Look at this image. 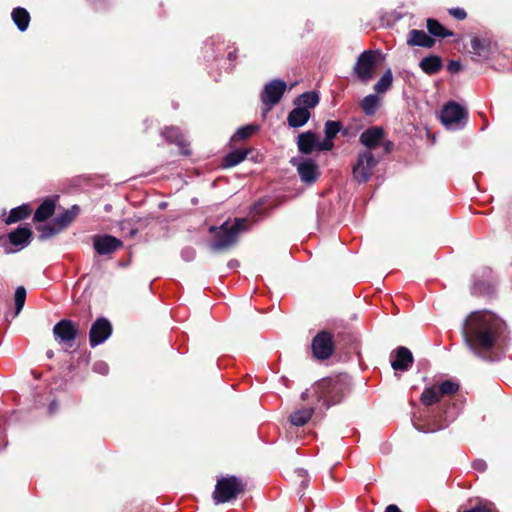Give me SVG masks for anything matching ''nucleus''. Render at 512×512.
Segmentation results:
<instances>
[{
  "mask_svg": "<svg viewBox=\"0 0 512 512\" xmlns=\"http://www.w3.org/2000/svg\"><path fill=\"white\" fill-rule=\"evenodd\" d=\"M427 29L431 35L436 37L444 38L452 35V32L446 30L442 24L434 19L427 20Z\"/></svg>",
  "mask_w": 512,
  "mask_h": 512,
  "instance_id": "c756f323",
  "label": "nucleus"
},
{
  "mask_svg": "<svg viewBox=\"0 0 512 512\" xmlns=\"http://www.w3.org/2000/svg\"><path fill=\"white\" fill-rule=\"evenodd\" d=\"M440 394L436 386H432L429 388H426L421 395V402L426 405L430 406L435 403H437L440 400Z\"/></svg>",
  "mask_w": 512,
  "mask_h": 512,
  "instance_id": "2f4dec72",
  "label": "nucleus"
},
{
  "mask_svg": "<svg viewBox=\"0 0 512 512\" xmlns=\"http://www.w3.org/2000/svg\"><path fill=\"white\" fill-rule=\"evenodd\" d=\"M293 166L297 168V172L302 182L306 184L314 183L319 175V168L317 163L312 159L297 160L293 158L291 160Z\"/></svg>",
  "mask_w": 512,
  "mask_h": 512,
  "instance_id": "9d476101",
  "label": "nucleus"
},
{
  "mask_svg": "<svg viewBox=\"0 0 512 512\" xmlns=\"http://www.w3.org/2000/svg\"><path fill=\"white\" fill-rule=\"evenodd\" d=\"M393 143L391 141H386L383 143V148L385 153H390L393 149Z\"/></svg>",
  "mask_w": 512,
  "mask_h": 512,
  "instance_id": "a18cd8bd",
  "label": "nucleus"
},
{
  "mask_svg": "<svg viewBox=\"0 0 512 512\" xmlns=\"http://www.w3.org/2000/svg\"><path fill=\"white\" fill-rule=\"evenodd\" d=\"M321 141H318L315 133L308 131L298 136V149L304 154H310L313 150L319 151Z\"/></svg>",
  "mask_w": 512,
  "mask_h": 512,
  "instance_id": "dca6fc26",
  "label": "nucleus"
},
{
  "mask_svg": "<svg viewBox=\"0 0 512 512\" xmlns=\"http://www.w3.org/2000/svg\"><path fill=\"white\" fill-rule=\"evenodd\" d=\"M448 69L451 72H458L461 69V65L459 62L452 61V62H450Z\"/></svg>",
  "mask_w": 512,
  "mask_h": 512,
  "instance_id": "37998d69",
  "label": "nucleus"
},
{
  "mask_svg": "<svg viewBox=\"0 0 512 512\" xmlns=\"http://www.w3.org/2000/svg\"><path fill=\"white\" fill-rule=\"evenodd\" d=\"M382 59L378 50H365L362 52L353 67L354 75L362 82L368 83L375 76V71Z\"/></svg>",
  "mask_w": 512,
  "mask_h": 512,
  "instance_id": "20e7f679",
  "label": "nucleus"
},
{
  "mask_svg": "<svg viewBox=\"0 0 512 512\" xmlns=\"http://www.w3.org/2000/svg\"><path fill=\"white\" fill-rule=\"evenodd\" d=\"M26 299V290L24 287H18L15 291L14 300H15V308L16 314H19L22 310Z\"/></svg>",
  "mask_w": 512,
  "mask_h": 512,
  "instance_id": "c9c22d12",
  "label": "nucleus"
},
{
  "mask_svg": "<svg viewBox=\"0 0 512 512\" xmlns=\"http://www.w3.org/2000/svg\"><path fill=\"white\" fill-rule=\"evenodd\" d=\"M38 230L41 232V235H40L41 239H47L61 231V229H59V226H56L54 223H53V225L47 224V225L40 226V227H38Z\"/></svg>",
  "mask_w": 512,
  "mask_h": 512,
  "instance_id": "e433bc0d",
  "label": "nucleus"
},
{
  "mask_svg": "<svg viewBox=\"0 0 512 512\" xmlns=\"http://www.w3.org/2000/svg\"><path fill=\"white\" fill-rule=\"evenodd\" d=\"M473 53L481 58H487L489 54V42L486 39L474 36L471 39Z\"/></svg>",
  "mask_w": 512,
  "mask_h": 512,
  "instance_id": "a878e982",
  "label": "nucleus"
},
{
  "mask_svg": "<svg viewBox=\"0 0 512 512\" xmlns=\"http://www.w3.org/2000/svg\"><path fill=\"white\" fill-rule=\"evenodd\" d=\"M340 129L341 123L339 121H327L325 123V139L321 141L319 151H330L333 148V139Z\"/></svg>",
  "mask_w": 512,
  "mask_h": 512,
  "instance_id": "f3484780",
  "label": "nucleus"
},
{
  "mask_svg": "<svg viewBox=\"0 0 512 512\" xmlns=\"http://www.w3.org/2000/svg\"><path fill=\"white\" fill-rule=\"evenodd\" d=\"M70 210H73V212H77V214L79 213V207L74 205Z\"/></svg>",
  "mask_w": 512,
  "mask_h": 512,
  "instance_id": "8fccbe9b",
  "label": "nucleus"
},
{
  "mask_svg": "<svg viewBox=\"0 0 512 512\" xmlns=\"http://www.w3.org/2000/svg\"><path fill=\"white\" fill-rule=\"evenodd\" d=\"M385 512H402L397 505L390 504L386 507Z\"/></svg>",
  "mask_w": 512,
  "mask_h": 512,
  "instance_id": "49530a36",
  "label": "nucleus"
},
{
  "mask_svg": "<svg viewBox=\"0 0 512 512\" xmlns=\"http://www.w3.org/2000/svg\"><path fill=\"white\" fill-rule=\"evenodd\" d=\"M310 118L308 109L297 106L288 114L287 121L290 127L298 128L304 126Z\"/></svg>",
  "mask_w": 512,
  "mask_h": 512,
  "instance_id": "6ab92c4d",
  "label": "nucleus"
},
{
  "mask_svg": "<svg viewBox=\"0 0 512 512\" xmlns=\"http://www.w3.org/2000/svg\"><path fill=\"white\" fill-rule=\"evenodd\" d=\"M407 44L409 46L431 48L434 46L435 40L425 31L413 29L408 33Z\"/></svg>",
  "mask_w": 512,
  "mask_h": 512,
  "instance_id": "a211bd4d",
  "label": "nucleus"
},
{
  "mask_svg": "<svg viewBox=\"0 0 512 512\" xmlns=\"http://www.w3.org/2000/svg\"><path fill=\"white\" fill-rule=\"evenodd\" d=\"M413 361L411 351L401 346L395 350V358L391 361V366L396 371H406L411 367Z\"/></svg>",
  "mask_w": 512,
  "mask_h": 512,
  "instance_id": "2eb2a0df",
  "label": "nucleus"
},
{
  "mask_svg": "<svg viewBox=\"0 0 512 512\" xmlns=\"http://www.w3.org/2000/svg\"><path fill=\"white\" fill-rule=\"evenodd\" d=\"M196 256V251L192 247H185L181 251V257L184 261H192Z\"/></svg>",
  "mask_w": 512,
  "mask_h": 512,
  "instance_id": "58836bf2",
  "label": "nucleus"
},
{
  "mask_svg": "<svg viewBox=\"0 0 512 512\" xmlns=\"http://www.w3.org/2000/svg\"><path fill=\"white\" fill-rule=\"evenodd\" d=\"M250 150L249 149H236L228 153L223 159V167L230 168L238 165L246 159Z\"/></svg>",
  "mask_w": 512,
  "mask_h": 512,
  "instance_id": "4be33fe9",
  "label": "nucleus"
},
{
  "mask_svg": "<svg viewBox=\"0 0 512 512\" xmlns=\"http://www.w3.org/2000/svg\"><path fill=\"white\" fill-rule=\"evenodd\" d=\"M56 409H57V404H56V402H52V403L50 404V406H49V412H50V413H53V412H55V411H56Z\"/></svg>",
  "mask_w": 512,
  "mask_h": 512,
  "instance_id": "09e8293b",
  "label": "nucleus"
},
{
  "mask_svg": "<svg viewBox=\"0 0 512 512\" xmlns=\"http://www.w3.org/2000/svg\"><path fill=\"white\" fill-rule=\"evenodd\" d=\"M93 371L102 375H106L109 371L107 363L98 361L93 364Z\"/></svg>",
  "mask_w": 512,
  "mask_h": 512,
  "instance_id": "ea45409f",
  "label": "nucleus"
},
{
  "mask_svg": "<svg viewBox=\"0 0 512 512\" xmlns=\"http://www.w3.org/2000/svg\"><path fill=\"white\" fill-rule=\"evenodd\" d=\"M463 512H495V507L491 502H479L471 509L464 510Z\"/></svg>",
  "mask_w": 512,
  "mask_h": 512,
  "instance_id": "4c0bfd02",
  "label": "nucleus"
},
{
  "mask_svg": "<svg viewBox=\"0 0 512 512\" xmlns=\"http://www.w3.org/2000/svg\"><path fill=\"white\" fill-rule=\"evenodd\" d=\"M349 390L347 376L323 378L307 388L301 399L307 405L291 413L289 420L292 425L304 426L316 411H323L339 403Z\"/></svg>",
  "mask_w": 512,
  "mask_h": 512,
  "instance_id": "f257e3e1",
  "label": "nucleus"
},
{
  "mask_svg": "<svg viewBox=\"0 0 512 512\" xmlns=\"http://www.w3.org/2000/svg\"><path fill=\"white\" fill-rule=\"evenodd\" d=\"M32 232L28 227H19L8 235L9 241L18 249L26 247L31 238Z\"/></svg>",
  "mask_w": 512,
  "mask_h": 512,
  "instance_id": "aec40b11",
  "label": "nucleus"
},
{
  "mask_svg": "<svg viewBox=\"0 0 512 512\" xmlns=\"http://www.w3.org/2000/svg\"><path fill=\"white\" fill-rule=\"evenodd\" d=\"M392 82H393L392 71L390 69H388L374 85V90L377 93H385L392 86Z\"/></svg>",
  "mask_w": 512,
  "mask_h": 512,
  "instance_id": "7c9ffc66",
  "label": "nucleus"
},
{
  "mask_svg": "<svg viewBox=\"0 0 512 512\" xmlns=\"http://www.w3.org/2000/svg\"><path fill=\"white\" fill-rule=\"evenodd\" d=\"M258 127L255 125H247L244 127L239 128L236 133L234 134V139L244 140L250 137L252 134H254L257 131Z\"/></svg>",
  "mask_w": 512,
  "mask_h": 512,
  "instance_id": "f704fd0d",
  "label": "nucleus"
},
{
  "mask_svg": "<svg viewBox=\"0 0 512 512\" xmlns=\"http://www.w3.org/2000/svg\"><path fill=\"white\" fill-rule=\"evenodd\" d=\"M94 249L100 255H107L121 247L122 242L114 236L105 235L94 239Z\"/></svg>",
  "mask_w": 512,
  "mask_h": 512,
  "instance_id": "4468645a",
  "label": "nucleus"
},
{
  "mask_svg": "<svg viewBox=\"0 0 512 512\" xmlns=\"http://www.w3.org/2000/svg\"><path fill=\"white\" fill-rule=\"evenodd\" d=\"M489 289V285L486 283V282H479V281H475L474 284H473V287H472V292L473 293H485L487 292Z\"/></svg>",
  "mask_w": 512,
  "mask_h": 512,
  "instance_id": "79ce46f5",
  "label": "nucleus"
},
{
  "mask_svg": "<svg viewBox=\"0 0 512 512\" xmlns=\"http://www.w3.org/2000/svg\"><path fill=\"white\" fill-rule=\"evenodd\" d=\"M383 139L384 130L379 126H373L364 130L359 137L360 143L369 150L378 147L382 143Z\"/></svg>",
  "mask_w": 512,
  "mask_h": 512,
  "instance_id": "ddd939ff",
  "label": "nucleus"
},
{
  "mask_svg": "<svg viewBox=\"0 0 512 512\" xmlns=\"http://www.w3.org/2000/svg\"><path fill=\"white\" fill-rule=\"evenodd\" d=\"M298 473H299V475H300V476H303V475H304V473H305V471H304V470H302V469H300V470L298 471Z\"/></svg>",
  "mask_w": 512,
  "mask_h": 512,
  "instance_id": "603ef678",
  "label": "nucleus"
},
{
  "mask_svg": "<svg viewBox=\"0 0 512 512\" xmlns=\"http://www.w3.org/2000/svg\"><path fill=\"white\" fill-rule=\"evenodd\" d=\"M53 334L59 343L70 348L77 337L78 326L71 320L63 319L54 326Z\"/></svg>",
  "mask_w": 512,
  "mask_h": 512,
  "instance_id": "1a4fd4ad",
  "label": "nucleus"
},
{
  "mask_svg": "<svg viewBox=\"0 0 512 512\" xmlns=\"http://www.w3.org/2000/svg\"><path fill=\"white\" fill-rule=\"evenodd\" d=\"M379 105V98L375 94H370L364 97L361 101V108L366 115H373Z\"/></svg>",
  "mask_w": 512,
  "mask_h": 512,
  "instance_id": "c85d7f7f",
  "label": "nucleus"
},
{
  "mask_svg": "<svg viewBox=\"0 0 512 512\" xmlns=\"http://www.w3.org/2000/svg\"><path fill=\"white\" fill-rule=\"evenodd\" d=\"M248 229L247 219L236 218L232 224L224 222L219 227L211 226L209 232L213 235L214 239L210 244V248L214 252L225 250L234 245L241 232Z\"/></svg>",
  "mask_w": 512,
  "mask_h": 512,
  "instance_id": "7ed1b4c3",
  "label": "nucleus"
},
{
  "mask_svg": "<svg viewBox=\"0 0 512 512\" xmlns=\"http://www.w3.org/2000/svg\"><path fill=\"white\" fill-rule=\"evenodd\" d=\"M11 16L15 25L21 32L27 30L30 22V15L26 9L21 7L14 8Z\"/></svg>",
  "mask_w": 512,
  "mask_h": 512,
  "instance_id": "5701e85b",
  "label": "nucleus"
},
{
  "mask_svg": "<svg viewBox=\"0 0 512 512\" xmlns=\"http://www.w3.org/2000/svg\"><path fill=\"white\" fill-rule=\"evenodd\" d=\"M420 68L427 74L437 73L442 68L441 58L435 55L423 58L419 64Z\"/></svg>",
  "mask_w": 512,
  "mask_h": 512,
  "instance_id": "b1692460",
  "label": "nucleus"
},
{
  "mask_svg": "<svg viewBox=\"0 0 512 512\" xmlns=\"http://www.w3.org/2000/svg\"><path fill=\"white\" fill-rule=\"evenodd\" d=\"M319 103V97L315 92H305L301 94L295 104L306 109L314 108Z\"/></svg>",
  "mask_w": 512,
  "mask_h": 512,
  "instance_id": "bb28decb",
  "label": "nucleus"
},
{
  "mask_svg": "<svg viewBox=\"0 0 512 512\" xmlns=\"http://www.w3.org/2000/svg\"><path fill=\"white\" fill-rule=\"evenodd\" d=\"M378 160L371 151L365 150L360 152L356 164L353 166V176L359 182H367Z\"/></svg>",
  "mask_w": 512,
  "mask_h": 512,
  "instance_id": "0eeeda50",
  "label": "nucleus"
},
{
  "mask_svg": "<svg viewBox=\"0 0 512 512\" xmlns=\"http://www.w3.org/2000/svg\"><path fill=\"white\" fill-rule=\"evenodd\" d=\"M440 396L442 395H452L456 393L459 389V386L457 383L452 382L450 380H446L442 382L439 386H436Z\"/></svg>",
  "mask_w": 512,
  "mask_h": 512,
  "instance_id": "72a5a7b5",
  "label": "nucleus"
},
{
  "mask_svg": "<svg viewBox=\"0 0 512 512\" xmlns=\"http://www.w3.org/2000/svg\"><path fill=\"white\" fill-rule=\"evenodd\" d=\"M486 463L482 460H478L474 462V467L478 470L484 471L486 469Z\"/></svg>",
  "mask_w": 512,
  "mask_h": 512,
  "instance_id": "c03bdc74",
  "label": "nucleus"
},
{
  "mask_svg": "<svg viewBox=\"0 0 512 512\" xmlns=\"http://www.w3.org/2000/svg\"><path fill=\"white\" fill-rule=\"evenodd\" d=\"M491 273L490 269H485L483 271V275L486 276V275H489Z\"/></svg>",
  "mask_w": 512,
  "mask_h": 512,
  "instance_id": "3c124183",
  "label": "nucleus"
},
{
  "mask_svg": "<svg viewBox=\"0 0 512 512\" xmlns=\"http://www.w3.org/2000/svg\"><path fill=\"white\" fill-rule=\"evenodd\" d=\"M76 215L77 212H73V210H66L61 215L54 218L53 222L56 226H59V229L62 230L73 221Z\"/></svg>",
  "mask_w": 512,
  "mask_h": 512,
  "instance_id": "473e14b6",
  "label": "nucleus"
},
{
  "mask_svg": "<svg viewBox=\"0 0 512 512\" xmlns=\"http://www.w3.org/2000/svg\"><path fill=\"white\" fill-rule=\"evenodd\" d=\"M505 323L488 310L470 313L463 324V337L466 345L477 353L478 349L489 350L502 337Z\"/></svg>",
  "mask_w": 512,
  "mask_h": 512,
  "instance_id": "f03ea898",
  "label": "nucleus"
},
{
  "mask_svg": "<svg viewBox=\"0 0 512 512\" xmlns=\"http://www.w3.org/2000/svg\"><path fill=\"white\" fill-rule=\"evenodd\" d=\"M449 14L458 20H464L467 17L466 11L460 7L451 8Z\"/></svg>",
  "mask_w": 512,
  "mask_h": 512,
  "instance_id": "a19ab883",
  "label": "nucleus"
},
{
  "mask_svg": "<svg viewBox=\"0 0 512 512\" xmlns=\"http://www.w3.org/2000/svg\"><path fill=\"white\" fill-rule=\"evenodd\" d=\"M30 212H31V210L28 205H21L19 207L13 208L10 211L5 222L7 224H11V223L20 221V220L26 218L27 216H29Z\"/></svg>",
  "mask_w": 512,
  "mask_h": 512,
  "instance_id": "cd10ccee",
  "label": "nucleus"
},
{
  "mask_svg": "<svg viewBox=\"0 0 512 512\" xmlns=\"http://www.w3.org/2000/svg\"><path fill=\"white\" fill-rule=\"evenodd\" d=\"M286 88V83L278 79L272 80L264 86L260 97L262 103L267 106V110L271 109L281 100Z\"/></svg>",
  "mask_w": 512,
  "mask_h": 512,
  "instance_id": "6e6552de",
  "label": "nucleus"
},
{
  "mask_svg": "<svg viewBox=\"0 0 512 512\" xmlns=\"http://www.w3.org/2000/svg\"><path fill=\"white\" fill-rule=\"evenodd\" d=\"M55 210V203L53 200L47 199L45 200L35 211L34 220L37 222H42L47 220Z\"/></svg>",
  "mask_w": 512,
  "mask_h": 512,
  "instance_id": "393cba45",
  "label": "nucleus"
},
{
  "mask_svg": "<svg viewBox=\"0 0 512 512\" xmlns=\"http://www.w3.org/2000/svg\"><path fill=\"white\" fill-rule=\"evenodd\" d=\"M244 483L235 476L221 477L217 480L215 490L213 492V500L215 504H222L236 499L239 494L244 492Z\"/></svg>",
  "mask_w": 512,
  "mask_h": 512,
  "instance_id": "39448f33",
  "label": "nucleus"
},
{
  "mask_svg": "<svg viewBox=\"0 0 512 512\" xmlns=\"http://www.w3.org/2000/svg\"><path fill=\"white\" fill-rule=\"evenodd\" d=\"M333 341L330 333L322 331L312 341V350L316 358L327 359L333 353Z\"/></svg>",
  "mask_w": 512,
  "mask_h": 512,
  "instance_id": "9b49d317",
  "label": "nucleus"
},
{
  "mask_svg": "<svg viewBox=\"0 0 512 512\" xmlns=\"http://www.w3.org/2000/svg\"><path fill=\"white\" fill-rule=\"evenodd\" d=\"M467 110L455 102H448L441 110V122L449 129L462 127L467 119Z\"/></svg>",
  "mask_w": 512,
  "mask_h": 512,
  "instance_id": "423d86ee",
  "label": "nucleus"
},
{
  "mask_svg": "<svg viewBox=\"0 0 512 512\" xmlns=\"http://www.w3.org/2000/svg\"><path fill=\"white\" fill-rule=\"evenodd\" d=\"M445 426H446V425H439L437 428H435V429H430V430H424V429H420V428H417V429H418L419 431H422V432H425V433H426V432H433V431H435V430H437V429H442V428H444Z\"/></svg>",
  "mask_w": 512,
  "mask_h": 512,
  "instance_id": "de8ad7c7",
  "label": "nucleus"
},
{
  "mask_svg": "<svg viewBox=\"0 0 512 512\" xmlns=\"http://www.w3.org/2000/svg\"><path fill=\"white\" fill-rule=\"evenodd\" d=\"M163 137L171 143H175L181 148V153L188 154L186 149V141L180 130L176 127H168L162 132Z\"/></svg>",
  "mask_w": 512,
  "mask_h": 512,
  "instance_id": "412c9836",
  "label": "nucleus"
},
{
  "mask_svg": "<svg viewBox=\"0 0 512 512\" xmlns=\"http://www.w3.org/2000/svg\"><path fill=\"white\" fill-rule=\"evenodd\" d=\"M112 327L108 320L104 318L97 319L90 329L89 340L91 347L103 343L111 335Z\"/></svg>",
  "mask_w": 512,
  "mask_h": 512,
  "instance_id": "f8f14e48",
  "label": "nucleus"
}]
</instances>
